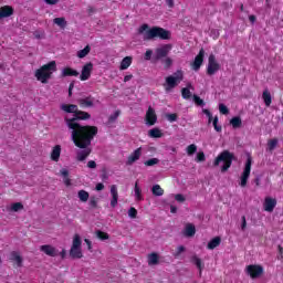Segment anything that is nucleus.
I'll return each mask as SVG.
<instances>
[{"label":"nucleus","mask_w":283,"mask_h":283,"mask_svg":"<svg viewBox=\"0 0 283 283\" xmlns=\"http://www.w3.org/2000/svg\"><path fill=\"white\" fill-rule=\"evenodd\" d=\"M44 2H46L48 6H56V3H59V0H43Z\"/></svg>","instance_id":"69168bd1"},{"label":"nucleus","mask_w":283,"mask_h":283,"mask_svg":"<svg viewBox=\"0 0 283 283\" xmlns=\"http://www.w3.org/2000/svg\"><path fill=\"white\" fill-rule=\"evenodd\" d=\"M70 256L73 260H81V258H83V251L81 250V248H72L71 247Z\"/></svg>","instance_id":"bb28decb"},{"label":"nucleus","mask_w":283,"mask_h":283,"mask_svg":"<svg viewBox=\"0 0 283 283\" xmlns=\"http://www.w3.org/2000/svg\"><path fill=\"white\" fill-rule=\"evenodd\" d=\"M92 115L77 108L72 118L65 117L64 123L71 129V138L75 147H87L98 134V127L80 125L77 120H90Z\"/></svg>","instance_id":"f257e3e1"},{"label":"nucleus","mask_w":283,"mask_h":283,"mask_svg":"<svg viewBox=\"0 0 283 283\" xmlns=\"http://www.w3.org/2000/svg\"><path fill=\"white\" fill-rule=\"evenodd\" d=\"M262 98L265 104V107H271V103H273V98L271 97V93L269 92V90L263 91Z\"/></svg>","instance_id":"c85d7f7f"},{"label":"nucleus","mask_w":283,"mask_h":283,"mask_svg":"<svg viewBox=\"0 0 283 283\" xmlns=\"http://www.w3.org/2000/svg\"><path fill=\"white\" fill-rule=\"evenodd\" d=\"M52 72H56V61H51L38 69L35 71V78L45 84L52 78Z\"/></svg>","instance_id":"7ed1b4c3"},{"label":"nucleus","mask_w":283,"mask_h":283,"mask_svg":"<svg viewBox=\"0 0 283 283\" xmlns=\"http://www.w3.org/2000/svg\"><path fill=\"white\" fill-rule=\"evenodd\" d=\"M53 23L61 28V30H65L67 28V21L65 18H55L53 19Z\"/></svg>","instance_id":"7c9ffc66"},{"label":"nucleus","mask_w":283,"mask_h":283,"mask_svg":"<svg viewBox=\"0 0 283 283\" xmlns=\"http://www.w3.org/2000/svg\"><path fill=\"white\" fill-rule=\"evenodd\" d=\"M14 14V8L10 6H3L0 8V20L8 19V17H12Z\"/></svg>","instance_id":"aec40b11"},{"label":"nucleus","mask_w":283,"mask_h":283,"mask_svg":"<svg viewBox=\"0 0 283 283\" xmlns=\"http://www.w3.org/2000/svg\"><path fill=\"white\" fill-rule=\"evenodd\" d=\"M157 120L158 116L156 115V111L149 107L148 111L146 112V125L154 126L156 125Z\"/></svg>","instance_id":"dca6fc26"},{"label":"nucleus","mask_w":283,"mask_h":283,"mask_svg":"<svg viewBox=\"0 0 283 283\" xmlns=\"http://www.w3.org/2000/svg\"><path fill=\"white\" fill-rule=\"evenodd\" d=\"M182 81H185V72H182V70H178L172 75L166 77V84H164V87L166 92H171V90L178 87Z\"/></svg>","instance_id":"39448f33"},{"label":"nucleus","mask_w":283,"mask_h":283,"mask_svg":"<svg viewBox=\"0 0 283 283\" xmlns=\"http://www.w3.org/2000/svg\"><path fill=\"white\" fill-rule=\"evenodd\" d=\"M40 251H42V253H45V255H49L50 258H56L59 255V251L56 250V248L50 244L41 245Z\"/></svg>","instance_id":"f3484780"},{"label":"nucleus","mask_w":283,"mask_h":283,"mask_svg":"<svg viewBox=\"0 0 283 283\" xmlns=\"http://www.w3.org/2000/svg\"><path fill=\"white\" fill-rule=\"evenodd\" d=\"M219 112L220 114H223L227 116V114H229V108L224 104H219Z\"/></svg>","instance_id":"864d4df0"},{"label":"nucleus","mask_w":283,"mask_h":283,"mask_svg":"<svg viewBox=\"0 0 283 283\" xmlns=\"http://www.w3.org/2000/svg\"><path fill=\"white\" fill-rule=\"evenodd\" d=\"M202 112H203V114L207 115V117H208V123L211 124L212 120H213V115L211 114V111H209V109H207V108H203Z\"/></svg>","instance_id":"6e6d98bb"},{"label":"nucleus","mask_w":283,"mask_h":283,"mask_svg":"<svg viewBox=\"0 0 283 283\" xmlns=\"http://www.w3.org/2000/svg\"><path fill=\"white\" fill-rule=\"evenodd\" d=\"M103 189H105V185H103V182L96 184V186H95L96 191H103Z\"/></svg>","instance_id":"052dcab7"},{"label":"nucleus","mask_w":283,"mask_h":283,"mask_svg":"<svg viewBox=\"0 0 283 283\" xmlns=\"http://www.w3.org/2000/svg\"><path fill=\"white\" fill-rule=\"evenodd\" d=\"M72 90H74V82H71L69 85V96H72Z\"/></svg>","instance_id":"338daca9"},{"label":"nucleus","mask_w":283,"mask_h":283,"mask_svg":"<svg viewBox=\"0 0 283 283\" xmlns=\"http://www.w3.org/2000/svg\"><path fill=\"white\" fill-rule=\"evenodd\" d=\"M77 198H80L81 202H87V200H90V192L86 190H80L77 192Z\"/></svg>","instance_id":"f704fd0d"},{"label":"nucleus","mask_w":283,"mask_h":283,"mask_svg":"<svg viewBox=\"0 0 283 283\" xmlns=\"http://www.w3.org/2000/svg\"><path fill=\"white\" fill-rule=\"evenodd\" d=\"M93 70H94V64L92 62L86 63L82 67V73L80 75V81H90V77L92 76Z\"/></svg>","instance_id":"9b49d317"},{"label":"nucleus","mask_w":283,"mask_h":283,"mask_svg":"<svg viewBox=\"0 0 283 283\" xmlns=\"http://www.w3.org/2000/svg\"><path fill=\"white\" fill-rule=\"evenodd\" d=\"M139 34H144V41H154V39H160V41H169L171 39V32L161 27H153L149 29V24H142L138 29Z\"/></svg>","instance_id":"f03ea898"},{"label":"nucleus","mask_w":283,"mask_h":283,"mask_svg":"<svg viewBox=\"0 0 283 283\" xmlns=\"http://www.w3.org/2000/svg\"><path fill=\"white\" fill-rule=\"evenodd\" d=\"M241 220H242L241 230L244 231V229H247V217L243 216V217L241 218Z\"/></svg>","instance_id":"0e129e2a"},{"label":"nucleus","mask_w":283,"mask_h":283,"mask_svg":"<svg viewBox=\"0 0 283 283\" xmlns=\"http://www.w3.org/2000/svg\"><path fill=\"white\" fill-rule=\"evenodd\" d=\"M196 160H197V163H205V160H206L205 153H202V151L198 153Z\"/></svg>","instance_id":"4d7b16f0"},{"label":"nucleus","mask_w":283,"mask_h":283,"mask_svg":"<svg viewBox=\"0 0 283 283\" xmlns=\"http://www.w3.org/2000/svg\"><path fill=\"white\" fill-rule=\"evenodd\" d=\"M196 151H198V146H196L195 144H191L187 147L188 156H193V154H196Z\"/></svg>","instance_id":"37998d69"},{"label":"nucleus","mask_w":283,"mask_h":283,"mask_svg":"<svg viewBox=\"0 0 283 283\" xmlns=\"http://www.w3.org/2000/svg\"><path fill=\"white\" fill-rule=\"evenodd\" d=\"M10 260L11 262H15L18 268L23 266V258L21 256V254L17 251H12L10 254Z\"/></svg>","instance_id":"412c9836"},{"label":"nucleus","mask_w":283,"mask_h":283,"mask_svg":"<svg viewBox=\"0 0 283 283\" xmlns=\"http://www.w3.org/2000/svg\"><path fill=\"white\" fill-rule=\"evenodd\" d=\"M140 156H143V148L135 149L127 158L126 165L132 166L137 160H140Z\"/></svg>","instance_id":"2eb2a0df"},{"label":"nucleus","mask_w":283,"mask_h":283,"mask_svg":"<svg viewBox=\"0 0 283 283\" xmlns=\"http://www.w3.org/2000/svg\"><path fill=\"white\" fill-rule=\"evenodd\" d=\"M187 249L185 248V245H179L174 253V258H180V254L185 253Z\"/></svg>","instance_id":"c03bdc74"},{"label":"nucleus","mask_w":283,"mask_h":283,"mask_svg":"<svg viewBox=\"0 0 283 283\" xmlns=\"http://www.w3.org/2000/svg\"><path fill=\"white\" fill-rule=\"evenodd\" d=\"M83 244V241L81 240V235L75 234L73 238L72 248L74 249H81V245Z\"/></svg>","instance_id":"e433bc0d"},{"label":"nucleus","mask_w":283,"mask_h":283,"mask_svg":"<svg viewBox=\"0 0 283 283\" xmlns=\"http://www.w3.org/2000/svg\"><path fill=\"white\" fill-rule=\"evenodd\" d=\"M191 83L187 84V87L181 88V96L185 101H189L191 98Z\"/></svg>","instance_id":"c756f323"},{"label":"nucleus","mask_w":283,"mask_h":283,"mask_svg":"<svg viewBox=\"0 0 283 283\" xmlns=\"http://www.w3.org/2000/svg\"><path fill=\"white\" fill-rule=\"evenodd\" d=\"M151 54H154V51L147 50L145 53V60L146 61H151Z\"/></svg>","instance_id":"bf43d9fd"},{"label":"nucleus","mask_w":283,"mask_h":283,"mask_svg":"<svg viewBox=\"0 0 283 283\" xmlns=\"http://www.w3.org/2000/svg\"><path fill=\"white\" fill-rule=\"evenodd\" d=\"M175 200L177 201V202H185V196L184 195H181V193H177L176 196H175Z\"/></svg>","instance_id":"13d9d810"},{"label":"nucleus","mask_w":283,"mask_h":283,"mask_svg":"<svg viewBox=\"0 0 283 283\" xmlns=\"http://www.w3.org/2000/svg\"><path fill=\"white\" fill-rule=\"evenodd\" d=\"M90 145H92V143L87 144L85 147H77L78 149H82L76 154V160H78V163H83L84 160H87V157L90 156V154H92V149L90 148Z\"/></svg>","instance_id":"f8f14e48"},{"label":"nucleus","mask_w":283,"mask_h":283,"mask_svg":"<svg viewBox=\"0 0 283 283\" xmlns=\"http://www.w3.org/2000/svg\"><path fill=\"white\" fill-rule=\"evenodd\" d=\"M60 109L65 112V114H73L75 116L76 112L78 111V105L75 104H61Z\"/></svg>","instance_id":"6ab92c4d"},{"label":"nucleus","mask_w":283,"mask_h":283,"mask_svg":"<svg viewBox=\"0 0 283 283\" xmlns=\"http://www.w3.org/2000/svg\"><path fill=\"white\" fill-rule=\"evenodd\" d=\"M277 207V200L271 197L264 199L263 209L269 213H273V210Z\"/></svg>","instance_id":"4468645a"},{"label":"nucleus","mask_w":283,"mask_h":283,"mask_svg":"<svg viewBox=\"0 0 283 283\" xmlns=\"http://www.w3.org/2000/svg\"><path fill=\"white\" fill-rule=\"evenodd\" d=\"M190 262L195 264L199 271V275H202V269H205V263H202V259L198 258V255H192Z\"/></svg>","instance_id":"4be33fe9"},{"label":"nucleus","mask_w":283,"mask_h":283,"mask_svg":"<svg viewBox=\"0 0 283 283\" xmlns=\"http://www.w3.org/2000/svg\"><path fill=\"white\" fill-rule=\"evenodd\" d=\"M277 147V139H270L268 142V149L269 151H273V149H275Z\"/></svg>","instance_id":"79ce46f5"},{"label":"nucleus","mask_w":283,"mask_h":283,"mask_svg":"<svg viewBox=\"0 0 283 283\" xmlns=\"http://www.w3.org/2000/svg\"><path fill=\"white\" fill-rule=\"evenodd\" d=\"M160 163V159L158 158H150L146 161H144L145 167H154L155 165H158Z\"/></svg>","instance_id":"ea45409f"},{"label":"nucleus","mask_w":283,"mask_h":283,"mask_svg":"<svg viewBox=\"0 0 283 283\" xmlns=\"http://www.w3.org/2000/svg\"><path fill=\"white\" fill-rule=\"evenodd\" d=\"M212 125L216 129V132H222V126L218 125V116H216L214 118H212Z\"/></svg>","instance_id":"5fc2aeb1"},{"label":"nucleus","mask_w":283,"mask_h":283,"mask_svg":"<svg viewBox=\"0 0 283 283\" xmlns=\"http://www.w3.org/2000/svg\"><path fill=\"white\" fill-rule=\"evenodd\" d=\"M153 196H164L165 190L160 187V185L153 186Z\"/></svg>","instance_id":"4c0bfd02"},{"label":"nucleus","mask_w":283,"mask_h":283,"mask_svg":"<svg viewBox=\"0 0 283 283\" xmlns=\"http://www.w3.org/2000/svg\"><path fill=\"white\" fill-rule=\"evenodd\" d=\"M135 198L138 201L143 200V191L140 190V187H138V181L135 182Z\"/></svg>","instance_id":"58836bf2"},{"label":"nucleus","mask_w":283,"mask_h":283,"mask_svg":"<svg viewBox=\"0 0 283 283\" xmlns=\"http://www.w3.org/2000/svg\"><path fill=\"white\" fill-rule=\"evenodd\" d=\"M230 125H232L233 129H239V127H242V118L240 116L232 117Z\"/></svg>","instance_id":"473e14b6"},{"label":"nucleus","mask_w":283,"mask_h":283,"mask_svg":"<svg viewBox=\"0 0 283 283\" xmlns=\"http://www.w3.org/2000/svg\"><path fill=\"white\" fill-rule=\"evenodd\" d=\"M132 56L124 57L120 62L119 70H128V67L132 65Z\"/></svg>","instance_id":"2f4dec72"},{"label":"nucleus","mask_w":283,"mask_h":283,"mask_svg":"<svg viewBox=\"0 0 283 283\" xmlns=\"http://www.w3.org/2000/svg\"><path fill=\"white\" fill-rule=\"evenodd\" d=\"M60 174L63 178H70V171L67 169H62Z\"/></svg>","instance_id":"680f3d73"},{"label":"nucleus","mask_w":283,"mask_h":283,"mask_svg":"<svg viewBox=\"0 0 283 283\" xmlns=\"http://www.w3.org/2000/svg\"><path fill=\"white\" fill-rule=\"evenodd\" d=\"M202 63H205V49H200L199 53L195 57V61L191 63V69L195 72H198V70L202 67Z\"/></svg>","instance_id":"9d476101"},{"label":"nucleus","mask_w":283,"mask_h":283,"mask_svg":"<svg viewBox=\"0 0 283 283\" xmlns=\"http://www.w3.org/2000/svg\"><path fill=\"white\" fill-rule=\"evenodd\" d=\"M221 242H222V239L220 237H214L212 240L208 242L207 249H209V251H213V249H217V247H220Z\"/></svg>","instance_id":"a878e982"},{"label":"nucleus","mask_w":283,"mask_h":283,"mask_svg":"<svg viewBox=\"0 0 283 283\" xmlns=\"http://www.w3.org/2000/svg\"><path fill=\"white\" fill-rule=\"evenodd\" d=\"M88 205L92 209H96V207H98V198L96 197H91Z\"/></svg>","instance_id":"a18cd8bd"},{"label":"nucleus","mask_w":283,"mask_h":283,"mask_svg":"<svg viewBox=\"0 0 283 283\" xmlns=\"http://www.w3.org/2000/svg\"><path fill=\"white\" fill-rule=\"evenodd\" d=\"M166 116H167V120H169V123H176V120H178V114H176V113H171Z\"/></svg>","instance_id":"603ef678"},{"label":"nucleus","mask_w":283,"mask_h":283,"mask_svg":"<svg viewBox=\"0 0 283 283\" xmlns=\"http://www.w3.org/2000/svg\"><path fill=\"white\" fill-rule=\"evenodd\" d=\"M62 78H65L67 76H78V71L66 66L62 70V74H61Z\"/></svg>","instance_id":"393cba45"},{"label":"nucleus","mask_w":283,"mask_h":283,"mask_svg":"<svg viewBox=\"0 0 283 283\" xmlns=\"http://www.w3.org/2000/svg\"><path fill=\"white\" fill-rule=\"evenodd\" d=\"M277 249H279V254H280L279 260H282V258H283V248H282V245H279Z\"/></svg>","instance_id":"774afa93"},{"label":"nucleus","mask_w":283,"mask_h":283,"mask_svg":"<svg viewBox=\"0 0 283 283\" xmlns=\"http://www.w3.org/2000/svg\"><path fill=\"white\" fill-rule=\"evenodd\" d=\"M251 165H253V159L251 157H248L243 172L241 175V187H247V182H249V176H251Z\"/></svg>","instance_id":"6e6552de"},{"label":"nucleus","mask_w":283,"mask_h":283,"mask_svg":"<svg viewBox=\"0 0 283 283\" xmlns=\"http://www.w3.org/2000/svg\"><path fill=\"white\" fill-rule=\"evenodd\" d=\"M233 160H235V155L229 150H223L218 155V157L213 161V167H218L220 163H223V166L221 167V171L224 174V171H229L231 168V165H233Z\"/></svg>","instance_id":"20e7f679"},{"label":"nucleus","mask_w":283,"mask_h":283,"mask_svg":"<svg viewBox=\"0 0 283 283\" xmlns=\"http://www.w3.org/2000/svg\"><path fill=\"white\" fill-rule=\"evenodd\" d=\"M61 158V145H55L51 151V160L59 163Z\"/></svg>","instance_id":"b1692460"},{"label":"nucleus","mask_w":283,"mask_h":283,"mask_svg":"<svg viewBox=\"0 0 283 283\" xmlns=\"http://www.w3.org/2000/svg\"><path fill=\"white\" fill-rule=\"evenodd\" d=\"M163 63H164V67H165L166 70H169V67H171V65H172V63H174V60H171V57H166V59L163 61Z\"/></svg>","instance_id":"8fccbe9b"},{"label":"nucleus","mask_w":283,"mask_h":283,"mask_svg":"<svg viewBox=\"0 0 283 283\" xmlns=\"http://www.w3.org/2000/svg\"><path fill=\"white\" fill-rule=\"evenodd\" d=\"M184 235L186 238H193L196 235V226L193 223H187L184 229Z\"/></svg>","instance_id":"5701e85b"},{"label":"nucleus","mask_w":283,"mask_h":283,"mask_svg":"<svg viewBox=\"0 0 283 283\" xmlns=\"http://www.w3.org/2000/svg\"><path fill=\"white\" fill-rule=\"evenodd\" d=\"M171 52V44H165L161 48L156 49L155 51V61H160L161 59H167Z\"/></svg>","instance_id":"1a4fd4ad"},{"label":"nucleus","mask_w":283,"mask_h":283,"mask_svg":"<svg viewBox=\"0 0 283 283\" xmlns=\"http://www.w3.org/2000/svg\"><path fill=\"white\" fill-rule=\"evenodd\" d=\"M193 102H195L199 107H205V99L200 98V96L193 95Z\"/></svg>","instance_id":"de8ad7c7"},{"label":"nucleus","mask_w":283,"mask_h":283,"mask_svg":"<svg viewBox=\"0 0 283 283\" xmlns=\"http://www.w3.org/2000/svg\"><path fill=\"white\" fill-rule=\"evenodd\" d=\"M118 116H120V111H116L114 114H112L108 117V123H115L118 119Z\"/></svg>","instance_id":"49530a36"},{"label":"nucleus","mask_w":283,"mask_h":283,"mask_svg":"<svg viewBox=\"0 0 283 283\" xmlns=\"http://www.w3.org/2000/svg\"><path fill=\"white\" fill-rule=\"evenodd\" d=\"M87 167H88V169H96V161L90 160V161L87 163Z\"/></svg>","instance_id":"e2e57ef3"},{"label":"nucleus","mask_w":283,"mask_h":283,"mask_svg":"<svg viewBox=\"0 0 283 283\" xmlns=\"http://www.w3.org/2000/svg\"><path fill=\"white\" fill-rule=\"evenodd\" d=\"M220 70V63L216 60V55L212 53L208 57L207 74L213 76Z\"/></svg>","instance_id":"0eeeda50"},{"label":"nucleus","mask_w":283,"mask_h":283,"mask_svg":"<svg viewBox=\"0 0 283 283\" xmlns=\"http://www.w3.org/2000/svg\"><path fill=\"white\" fill-rule=\"evenodd\" d=\"M76 103L82 109H87L90 107H94V97H80L76 99Z\"/></svg>","instance_id":"ddd939ff"},{"label":"nucleus","mask_w":283,"mask_h":283,"mask_svg":"<svg viewBox=\"0 0 283 283\" xmlns=\"http://www.w3.org/2000/svg\"><path fill=\"white\" fill-rule=\"evenodd\" d=\"M91 51H92V48L90 45H86L84 49L77 52V57L85 59V56H87V54H90Z\"/></svg>","instance_id":"c9c22d12"},{"label":"nucleus","mask_w":283,"mask_h":283,"mask_svg":"<svg viewBox=\"0 0 283 283\" xmlns=\"http://www.w3.org/2000/svg\"><path fill=\"white\" fill-rule=\"evenodd\" d=\"M160 260V256H158V253L153 252L148 255V265L149 266H156Z\"/></svg>","instance_id":"cd10ccee"},{"label":"nucleus","mask_w":283,"mask_h":283,"mask_svg":"<svg viewBox=\"0 0 283 283\" xmlns=\"http://www.w3.org/2000/svg\"><path fill=\"white\" fill-rule=\"evenodd\" d=\"M23 209V203H21V202H15V203H13L12 206H11V210L12 211H21Z\"/></svg>","instance_id":"3c124183"},{"label":"nucleus","mask_w":283,"mask_h":283,"mask_svg":"<svg viewBox=\"0 0 283 283\" xmlns=\"http://www.w3.org/2000/svg\"><path fill=\"white\" fill-rule=\"evenodd\" d=\"M150 138H163V132L159 128H153L148 132Z\"/></svg>","instance_id":"72a5a7b5"},{"label":"nucleus","mask_w":283,"mask_h":283,"mask_svg":"<svg viewBox=\"0 0 283 283\" xmlns=\"http://www.w3.org/2000/svg\"><path fill=\"white\" fill-rule=\"evenodd\" d=\"M96 238H98V240H109V234L107 232H103L101 230L96 231Z\"/></svg>","instance_id":"a19ab883"},{"label":"nucleus","mask_w":283,"mask_h":283,"mask_svg":"<svg viewBox=\"0 0 283 283\" xmlns=\"http://www.w3.org/2000/svg\"><path fill=\"white\" fill-rule=\"evenodd\" d=\"M128 216L129 218H132L133 220L137 218L138 216V210H136V208L132 207L128 210Z\"/></svg>","instance_id":"09e8293b"},{"label":"nucleus","mask_w":283,"mask_h":283,"mask_svg":"<svg viewBox=\"0 0 283 283\" xmlns=\"http://www.w3.org/2000/svg\"><path fill=\"white\" fill-rule=\"evenodd\" d=\"M245 273L250 275L251 280H258V277L264 275V268L258 264H250L245 268Z\"/></svg>","instance_id":"423d86ee"},{"label":"nucleus","mask_w":283,"mask_h":283,"mask_svg":"<svg viewBox=\"0 0 283 283\" xmlns=\"http://www.w3.org/2000/svg\"><path fill=\"white\" fill-rule=\"evenodd\" d=\"M111 207L113 209H116L118 205V188L116 187V185L111 186Z\"/></svg>","instance_id":"a211bd4d"}]
</instances>
